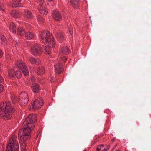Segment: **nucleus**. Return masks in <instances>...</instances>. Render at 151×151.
I'll use <instances>...</instances> for the list:
<instances>
[{"mask_svg": "<svg viewBox=\"0 0 151 151\" xmlns=\"http://www.w3.org/2000/svg\"><path fill=\"white\" fill-rule=\"evenodd\" d=\"M36 115L31 114L28 116L23 123V128L19 132V136H20L21 150L24 151L27 146L26 141L29 139L30 136L29 134L35 127V122L37 120Z\"/></svg>", "mask_w": 151, "mask_h": 151, "instance_id": "1", "label": "nucleus"}, {"mask_svg": "<svg viewBox=\"0 0 151 151\" xmlns=\"http://www.w3.org/2000/svg\"><path fill=\"white\" fill-rule=\"evenodd\" d=\"M12 106L9 102L1 103L0 104V115L5 120L11 118L12 114L15 111V110L11 108Z\"/></svg>", "mask_w": 151, "mask_h": 151, "instance_id": "2", "label": "nucleus"}, {"mask_svg": "<svg viewBox=\"0 0 151 151\" xmlns=\"http://www.w3.org/2000/svg\"><path fill=\"white\" fill-rule=\"evenodd\" d=\"M40 38L42 43L47 45L52 44L53 47H54L55 42L52 35L49 31H44L42 32Z\"/></svg>", "mask_w": 151, "mask_h": 151, "instance_id": "3", "label": "nucleus"}, {"mask_svg": "<svg viewBox=\"0 0 151 151\" xmlns=\"http://www.w3.org/2000/svg\"><path fill=\"white\" fill-rule=\"evenodd\" d=\"M16 138L15 136L12 137L7 146L6 151H18L19 145Z\"/></svg>", "mask_w": 151, "mask_h": 151, "instance_id": "4", "label": "nucleus"}, {"mask_svg": "<svg viewBox=\"0 0 151 151\" xmlns=\"http://www.w3.org/2000/svg\"><path fill=\"white\" fill-rule=\"evenodd\" d=\"M29 97L27 93L25 91L20 93L18 101L22 105H25L28 103Z\"/></svg>", "mask_w": 151, "mask_h": 151, "instance_id": "5", "label": "nucleus"}, {"mask_svg": "<svg viewBox=\"0 0 151 151\" xmlns=\"http://www.w3.org/2000/svg\"><path fill=\"white\" fill-rule=\"evenodd\" d=\"M42 52L41 47L39 45L35 43L32 45L31 52L35 56L40 55Z\"/></svg>", "mask_w": 151, "mask_h": 151, "instance_id": "6", "label": "nucleus"}, {"mask_svg": "<svg viewBox=\"0 0 151 151\" xmlns=\"http://www.w3.org/2000/svg\"><path fill=\"white\" fill-rule=\"evenodd\" d=\"M17 66L22 71L24 76H27L28 75V70L22 60L17 61Z\"/></svg>", "mask_w": 151, "mask_h": 151, "instance_id": "7", "label": "nucleus"}, {"mask_svg": "<svg viewBox=\"0 0 151 151\" xmlns=\"http://www.w3.org/2000/svg\"><path fill=\"white\" fill-rule=\"evenodd\" d=\"M43 105L42 100L39 98L35 100L32 104V106L33 109H37L40 108Z\"/></svg>", "mask_w": 151, "mask_h": 151, "instance_id": "8", "label": "nucleus"}, {"mask_svg": "<svg viewBox=\"0 0 151 151\" xmlns=\"http://www.w3.org/2000/svg\"><path fill=\"white\" fill-rule=\"evenodd\" d=\"M55 72L56 74H59L61 73L63 70V66L60 63H58L54 65Z\"/></svg>", "mask_w": 151, "mask_h": 151, "instance_id": "9", "label": "nucleus"}, {"mask_svg": "<svg viewBox=\"0 0 151 151\" xmlns=\"http://www.w3.org/2000/svg\"><path fill=\"white\" fill-rule=\"evenodd\" d=\"M47 45L46 46H45L43 48L44 50H45V53L46 54H48V57L49 58H51L52 55L50 54L51 53V46L53 47V45L52 44H46Z\"/></svg>", "mask_w": 151, "mask_h": 151, "instance_id": "10", "label": "nucleus"}, {"mask_svg": "<svg viewBox=\"0 0 151 151\" xmlns=\"http://www.w3.org/2000/svg\"><path fill=\"white\" fill-rule=\"evenodd\" d=\"M53 18L56 21H59L61 18V16L57 10L53 11L52 14Z\"/></svg>", "mask_w": 151, "mask_h": 151, "instance_id": "11", "label": "nucleus"}, {"mask_svg": "<svg viewBox=\"0 0 151 151\" xmlns=\"http://www.w3.org/2000/svg\"><path fill=\"white\" fill-rule=\"evenodd\" d=\"M69 50L67 47H62L60 50L59 52V56L65 55L69 53Z\"/></svg>", "mask_w": 151, "mask_h": 151, "instance_id": "12", "label": "nucleus"}, {"mask_svg": "<svg viewBox=\"0 0 151 151\" xmlns=\"http://www.w3.org/2000/svg\"><path fill=\"white\" fill-rule=\"evenodd\" d=\"M31 88L33 91L35 93H38L40 89L38 85L36 83H33L32 85Z\"/></svg>", "mask_w": 151, "mask_h": 151, "instance_id": "13", "label": "nucleus"}, {"mask_svg": "<svg viewBox=\"0 0 151 151\" xmlns=\"http://www.w3.org/2000/svg\"><path fill=\"white\" fill-rule=\"evenodd\" d=\"M24 15L25 18L27 20L32 19V15L31 13L29 11H25L24 12Z\"/></svg>", "mask_w": 151, "mask_h": 151, "instance_id": "14", "label": "nucleus"}, {"mask_svg": "<svg viewBox=\"0 0 151 151\" xmlns=\"http://www.w3.org/2000/svg\"><path fill=\"white\" fill-rule=\"evenodd\" d=\"M29 60L32 64H38L40 63V61L38 59H36L33 57H29Z\"/></svg>", "mask_w": 151, "mask_h": 151, "instance_id": "15", "label": "nucleus"}, {"mask_svg": "<svg viewBox=\"0 0 151 151\" xmlns=\"http://www.w3.org/2000/svg\"><path fill=\"white\" fill-rule=\"evenodd\" d=\"M21 13L19 12L16 11H13L10 13L11 15L14 17L17 18L20 16Z\"/></svg>", "mask_w": 151, "mask_h": 151, "instance_id": "16", "label": "nucleus"}, {"mask_svg": "<svg viewBox=\"0 0 151 151\" xmlns=\"http://www.w3.org/2000/svg\"><path fill=\"white\" fill-rule=\"evenodd\" d=\"M21 0H12L13 7H17L20 6L19 5V2Z\"/></svg>", "mask_w": 151, "mask_h": 151, "instance_id": "17", "label": "nucleus"}, {"mask_svg": "<svg viewBox=\"0 0 151 151\" xmlns=\"http://www.w3.org/2000/svg\"><path fill=\"white\" fill-rule=\"evenodd\" d=\"M78 0H71L70 2V4L75 8H78Z\"/></svg>", "mask_w": 151, "mask_h": 151, "instance_id": "18", "label": "nucleus"}, {"mask_svg": "<svg viewBox=\"0 0 151 151\" xmlns=\"http://www.w3.org/2000/svg\"><path fill=\"white\" fill-rule=\"evenodd\" d=\"M25 36L27 39L28 40L32 39L34 37L33 34L29 32H26L25 34Z\"/></svg>", "mask_w": 151, "mask_h": 151, "instance_id": "19", "label": "nucleus"}, {"mask_svg": "<svg viewBox=\"0 0 151 151\" xmlns=\"http://www.w3.org/2000/svg\"><path fill=\"white\" fill-rule=\"evenodd\" d=\"M58 40L60 42H62L64 40L63 34L61 33H59L56 35Z\"/></svg>", "mask_w": 151, "mask_h": 151, "instance_id": "20", "label": "nucleus"}, {"mask_svg": "<svg viewBox=\"0 0 151 151\" xmlns=\"http://www.w3.org/2000/svg\"><path fill=\"white\" fill-rule=\"evenodd\" d=\"M38 9L39 12L40 13L43 14H47L48 11L46 8L43 7H38Z\"/></svg>", "mask_w": 151, "mask_h": 151, "instance_id": "21", "label": "nucleus"}, {"mask_svg": "<svg viewBox=\"0 0 151 151\" xmlns=\"http://www.w3.org/2000/svg\"><path fill=\"white\" fill-rule=\"evenodd\" d=\"M37 74L38 75H42L44 74L45 70L42 67L38 68L37 70Z\"/></svg>", "mask_w": 151, "mask_h": 151, "instance_id": "22", "label": "nucleus"}, {"mask_svg": "<svg viewBox=\"0 0 151 151\" xmlns=\"http://www.w3.org/2000/svg\"><path fill=\"white\" fill-rule=\"evenodd\" d=\"M0 42L1 44L5 45L6 44V40L4 36L2 35L0 37Z\"/></svg>", "mask_w": 151, "mask_h": 151, "instance_id": "23", "label": "nucleus"}, {"mask_svg": "<svg viewBox=\"0 0 151 151\" xmlns=\"http://www.w3.org/2000/svg\"><path fill=\"white\" fill-rule=\"evenodd\" d=\"M9 28L10 30L13 33H15L16 32V27L14 24L13 23H10Z\"/></svg>", "mask_w": 151, "mask_h": 151, "instance_id": "24", "label": "nucleus"}, {"mask_svg": "<svg viewBox=\"0 0 151 151\" xmlns=\"http://www.w3.org/2000/svg\"><path fill=\"white\" fill-rule=\"evenodd\" d=\"M15 69L10 70L8 72V76L9 78H12L14 77Z\"/></svg>", "mask_w": 151, "mask_h": 151, "instance_id": "25", "label": "nucleus"}, {"mask_svg": "<svg viewBox=\"0 0 151 151\" xmlns=\"http://www.w3.org/2000/svg\"><path fill=\"white\" fill-rule=\"evenodd\" d=\"M17 33L20 36L23 35L24 33L25 32L23 28H18L17 30Z\"/></svg>", "mask_w": 151, "mask_h": 151, "instance_id": "26", "label": "nucleus"}, {"mask_svg": "<svg viewBox=\"0 0 151 151\" xmlns=\"http://www.w3.org/2000/svg\"><path fill=\"white\" fill-rule=\"evenodd\" d=\"M37 20L40 23H42L45 21L44 19L40 15L38 16L37 17Z\"/></svg>", "mask_w": 151, "mask_h": 151, "instance_id": "27", "label": "nucleus"}, {"mask_svg": "<svg viewBox=\"0 0 151 151\" xmlns=\"http://www.w3.org/2000/svg\"><path fill=\"white\" fill-rule=\"evenodd\" d=\"M16 76L18 78H20L21 77V73L20 71H17L15 70V71L14 76Z\"/></svg>", "mask_w": 151, "mask_h": 151, "instance_id": "28", "label": "nucleus"}, {"mask_svg": "<svg viewBox=\"0 0 151 151\" xmlns=\"http://www.w3.org/2000/svg\"><path fill=\"white\" fill-rule=\"evenodd\" d=\"M5 55L6 58L8 59H11V58L10 57V56L9 55V54L8 53V49H5Z\"/></svg>", "mask_w": 151, "mask_h": 151, "instance_id": "29", "label": "nucleus"}, {"mask_svg": "<svg viewBox=\"0 0 151 151\" xmlns=\"http://www.w3.org/2000/svg\"><path fill=\"white\" fill-rule=\"evenodd\" d=\"M4 4H2L1 1H0V10L4 11Z\"/></svg>", "mask_w": 151, "mask_h": 151, "instance_id": "30", "label": "nucleus"}, {"mask_svg": "<svg viewBox=\"0 0 151 151\" xmlns=\"http://www.w3.org/2000/svg\"><path fill=\"white\" fill-rule=\"evenodd\" d=\"M38 1L39 2V7H42V4L44 2L43 0H38Z\"/></svg>", "mask_w": 151, "mask_h": 151, "instance_id": "31", "label": "nucleus"}, {"mask_svg": "<svg viewBox=\"0 0 151 151\" xmlns=\"http://www.w3.org/2000/svg\"><path fill=\"white\" fill-rule=\"evenodd\" d=\"M60 57L61 60L64 62H65L66 60V58L65 55L61 56H59Z\"/></svg>", "mask_w": 151, "mask_h": 151, "instance_id": "32", "label": "nucleus"}, {"mask_svg": "<svg viewBox=\"0 0 151 151\" xmlns=\"http://www.w3.org/2000/svg\"><path fill=\"white\" fill-rule=\"evenodd\" d=\"M4 87L3 85L0 84V92L2 91L3 90Z\"/></svg>", "mask_w": 151, "mask_h": 151, "instance_id": "33", "label": "nucleus"}, {"mask_svg": "<svg viewBox=\"0 0 151 151\" xmlns=\"http://www.w3.org/2000/svg\"><path fill=\"white\" fill-rule=\"evenodd\" d=\"M104 145H98L97 147H98L99 148L101 149V148H102L104 147Z\"/></svg>", "mask_w": 151, "mask_h": 151, "instance_id": "34", "label": "nucleus"}, {"mask_svg": "<svg viewBox=\"0 0 151 151\" xmlns=\"http://www.w3.org/2000/svg\"><path fill=\"white\" fill-rule=\"evenodd\" d=\"M109 147L108 146V147H107L106 148L104 149L102 151H107V150L109 149Z\"/></svg>", "mask_w": 151, "mask_h": 151, "instance_id": "35", "label": "nucleus"}, {"mask_svg": "<svg viewBox=\"0 0 151 151\" xmlns=\"http://www.w3.org/2000/svg\"><path fill=\"white\" fill-rule=\"evenodd\" d=\"M3 55V52L2 51L0 50V58L2 57Z\"/></svg>", "mask_w": 151, "mask_h": 151, "instance_id": "36", "label": "nucleus"}, {"mask_svg": "<svg viewBox=\"0 0 151 151\" xmlns=\"http://www.w3.org/2000/svg\"><path fill=\"white\" fill-rule=\"evenodd\" d=\"M4 81V79L0 75V82H2Z\"/></svg>", "mask_w": 151, "mask_h": 151, "instance_id": "37", "label": "nucleus"}, {"mask_svg": "<svg viewBox=\"0 0 151 151\" xmlns=\"http://www.w3.org/2000/svg\"><path fill=\"white\" fill-rule=\"evenodd\" d=\"M68 29H69V30L70 33V34L71 33V31L72 28L71 27H69Z\"/></svg>", "mask_w": 151, "mask_h": 151, "instance_id": "38", "label": "nucleus"}, {"mask_svg": "<svg viewBox=\"0 0 151 151\" xmlns=\"http://www.w3.org/2000/svg\"><path fill=\"white\" fill-rule=\"evenodd\" d=\"M96 151H101V150L98 147H97L96 148Z\"/></svg>", "mask_w": 151, "mask_h": 151, "instance_id": "39", "label": "nucleus"}, {"mask_svg": "<svg viewBox=\"0 0 151 151\" xmlns=\"http://www.w3.org/2000/svg\"><path fill=\"white\" fill-rule=\"evenodd\" d=\"M34 79L33 78H32L31 79V80L32 81H34Z\"/></svg>", "mask_w": 151, "mask_h": 151, "instance_id": "40", "label": "nucleus"}, {"mask_svg": "<svg viewBox=\"0 0 151 151\" xmlns=\"http://www.w3.org/2000/svg\"><path fill=\"white\" fill-rule=\"evenodd\" d=\"M53 0H48V2H50L51 1H52Z\"/></svg>", "mask_w": 151, "mask_h": 151, "instance_id": "41", "label": "nucleus"}, {"mask_svg": "<svg viewBox=\"0 0 151 151\" xmlns=\"http://www.w3.org/2000/svg\"><path fill=\"white\" fill-rule=\"evenodd\" d=\"M69 24V25H70V24ZM68 25H69V24H68V27H69V26H68Z\"/></svg>", "mask_w": 151, "mask_h": 151, "instance_id": "42", "label": "nucleus"}, {"mask_svg": "<svg viewBox=\"0 0 151 151\" xmlns=\"http://www.w3.org/2000/svg\"><path fill=\"white\" fill-rule=\"evenodd\" d=\"M116 151H119V150H117Z\"/></svg>", "mask_w": 151, "mask_h": 151, "instance_id": "43", "label": "nucleus"}, {"mask_svg": "<svg viewBox=\"0 0 151 151\" xmlns=\"http://www.w3.org/2000/svg\"><path fill=\"white\" fill-rule=\"evenodd\" d=\"M83 151H86L85 150H84Z\"/></svg>", "mask_w": 151, "mask_h": 151, "instance_id": "44", "label": "nucleus"}]
</instances>
